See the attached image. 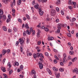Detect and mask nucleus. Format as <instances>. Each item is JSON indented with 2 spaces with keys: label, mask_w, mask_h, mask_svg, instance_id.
<instances>
[{
  "label": "nucleus",
  "mask_w": 78,
  "mask_h": 78,
  "mask_svg": "<svg viewBox=\"0 0 78 78\" xmlns=\"http://www.w3.org/2000/svg\"><path fill=\"white\" fill-rule=\"evenodd\" d=\"M19 42L22 47L23 46V44H25V41L23 40V39L20 38L19 39Z\"/></svg>",
  "instance_id": "1"
},
{
  "label": "nucleus",
  "mask_w": 78,
  "mask_h": 78,
  "mask_svg": "<svg viewBox=\"0 0 78 78\" xmlns=\"http://www.w3.org/2000/svg\"><path fill=\"white\" fill-rule=\"evenodd\" d=\"M56 11L55 10L53 9H52L51 12V16H55V15L56 14Z\"/></svg>",
  "instance_id": "2"
},
{
  "label": "nucleus",
  "mask_w": 78,
  "mask_h": 78,
  "mask_svg": "<svg viewBox=\"0 0 78 78\" xmlns=\"http://www.w3.org/2000/svg\"><path fill=\"white\" fill-rule=\"evenodd\" d=\"M39 14L40 16H42L44 14V12L42 11L41 8H40L39 9Z\"/></svg>",
  "instance_id": "3"
},
{
  "label": "nucleus",
  "mask_w": 78,
  "mask_h": 78,
  "mask_svg": "<svg viewBox=\"0 0 78 78\" xmlns=\"http://www.w3.org/2000/svg\"><path fill=\"white\" fill-rule=\"evenodd\" d=\"M38 64L39 65V67L40 69H43V65L42 63H41V62H39Z\"/></svg>",
  "instance_id": "4"
},
{
  "label": "nucleus",
  "mask_w": 78,
  "mask_h": 78,
  "mask_svg": "<svg viewBox=\"0 0 78 78\" xmlns=\"http://www.w3.org/2000/svg\"><path fill=\"white\" fill-rule=\"evenodd\" d=\"M61 27H63V25H62L61 24H58L57 28L59 30H61Z\"/></svg>",
  "instance_id": "5"
},
{
  "label": "nucleus",
  "mask_w": 78,
  "mask_h": 78,
  "mask_svg": "<svg viewBox=\"0 0 78 78\" xmlns=\"http://www.w3.org/2000/svg\"><path fill=\"white\" fill-rule=\"evenodd\" d=\"M15 2H16V0H13V2H12L11 4V6L12 8H13V6H15Z\"/></svg>",
  "instance_id": "6"
},
{
  "label": "nucleus",
  "mask_w": 78,
  "mask_h": 78,
  "mask_svg": "<svg viewBox=\"0 0 78 78\" xmlns=\"http://www.w3.org/2000/svg\"><path fill=\"white\" fill-rule=\"evenodd\" d=\"M72 5H74V6H73V8H76V2H72Z\"/></svg>",
  "instance_id": "7"
},
{
  "label": "nucleus",
  "mask_w": 78,
  "mask_h": 78,
  "mask_svg": "<svg viewBox=\"0 0 78 78\" xmlns=\"http://www.w3.org/2000/svg\"><path fill=\"white\" fill-rule=\"evenodd\" d=\"M38 32L37 34V37H40V32H41V31L39 30L38 29Z\"/></svg>",
  "instance_id": "8"
},
{
  "label": "nucleus",
  "mask_w": 78,
  "mask_h": 78,
  "mask_svg": "<svg viewBox=\"0 0 78 78\" xmlns=\"http://www.w3.org/2000/svg\"><path fill=\"white\" fill-rule=\"evenodd\" d=\"M1 70L3 72H6V68H5V67H4L3 68V67L2 66L1 67Z\"/></svg>",
  "instance_id": "9"
},
{
  "label": "nucleus",
  "mask_w": 78,
  "mask_h": 78,
  "mask_svg": "<svg viewBox=\"0 0 78 78\" xmlns=\"http://www.w3.org/2000/svg\"><path fill=\"white\" fill-rule=\"evenodd\" d=\"M34 7L35 9H39V4H38L37 5H35L34 6Z\"/></svg>",
  "instance_id": "10"
},
{
  "label": "nucleus",
  "mask_w": 78,
  "mask_h": 78,
  "mask_svg": "<svg viewBox=\"0 0 78 78\" xmlns=\"http://www.w3.org/2000/svg\"><path fill=\"white\" fill-rule=\"evenodd\" d=\"M22 3V0H18L17 4L18 5H20Z\"/></svg>",
  "instance_id": "11"
},
{
  "label": "nucleus",
  "mask_w": 78,
  "mask_h": 78,
  "mask_svg": "<svg viewBox=\"0 0 78 78\" xmlns=\"http://www.w3.org/2000/svg\"><path fill=\"white\" fill-rule=\"evenodd\" d=\"M76 20V18H73L72 20H70V21L71 22H73L74 21H75Z\"/></svg>",
  "instance_id": "12"
},
{
  "label": "nucleus",
  "mask_w": 78,
  "mask_h": 78,
  "mask_svg": "<svg viewBox=\"0 0 78 78\" xmlns=\"http://www.w3.org/2000/svg\"><path fill=\"white\" fill-rule=\"evenodd\" d=\"M3 30L4 31H7V28L5 26H3L2 27Z\"/></svg>",
  "instance_id": "13"
},
{
  "label": "nucleus",
  "mask_w": 78,
  "mask_h": 78,
  "mask_svg": "<svg viewBox=\"0 0 78 78\" xmlns=\"http://www.w3.org/2000/svg\"><path fill=\"white\" fill-rule=\"evenodd\" d=\"M48 40H50L51 41H52L53 40V37H49L48 38Z\"/></svg>",
  "instance_id": "14"
},
{
  "label": "nucleus",
  "mask_w": 78,
  "mask_h": 78,
  "mask_svg": "<svg viewBox=\"0 0 78 78\" xmlns=\"http://www.w3.org/2000/svg\"><path fill=\"white\" fill-rule=\"evenodd\" d=\"M5 53H6V51H5V49H3L2 51V55H5Z\"/></svg>",
  "instance_id": "15"
},
{
  "label": "nucleus",
  "mask_w": 78,
  "mask_h": 78,
  "mask_svg": "<svg viewBox=\"0 0 78 78\" xmlns=\"http://www.w3.org/2000/svg\"><path fill=\"white\" fill-rule=\"evenodd\" d=\"M2 19L4 21V20H5L6 19V16H5V15H3L2 16Z\"/></svg>",
  "instance_id": "16"
},
{
  "label": "nucleus",
  "mask_w": 78,
  "mask_h": 78,
  "mask_svg": "<svg viewBox=\"0 0 78 78\" xmlns=\"http://www.w3.org/2000/svg\"><path fill=\"white\" fill-rule=\"evenodd\" d=\"M25 27L26 28H27V29H30V27H29V26H28V24H27V23H26L25 25Z\"/></svg>",
  "instance_id": "17"
},
{
  "label": "nucleus",
  "mask_w": 78,
  "mask_h": 78,
  "mask_svg": "<svg viewBox=\"0 0 78 78\" xmlns=\"http://www.w3.org/2000/svg\"><path fill=\"white\" fill-rule=\"evenodd\" d=\"M3 14V12L2 10L0 9V15H2Z\"/></svg>",
  "instance_id": "18"
},
{
  "label": "nucleus",
  "mask_w": 78,
  "mask_h": 78,
  "mask_svg": "<svg viewBox=\"0 0 78 78\" xmlns=\"http://www.w3.org/2000/svg\"><path fill=\"white\" fill-rule=\"evenodd\" d=\"M26 32L27 34L30 35L31 34V32H30V31H29V30H27Z\"/></svg>",
  "instance_id": "19"
},
{
  "label": "nucleus",
  "mask_w": 78,
  "mask_h": 78,
  "mask_svg": "<svg viewBox=\"0 0 78 78\" xmlns=\"http://www.w3.org/2000/svg\"><path fill=\"white\" fill-rule=\"evenodd\" d=\"M30 33H32V36H34V34H35V30H33V31H32V32H31Z\"/></svg>",
  "instance_id": "20"
},
{
  "label": "nucleus",
  "mask_w": 78,
  "mask_h": 78,
  "mask_svg": "<svg viewBox=\"0 0 78 78\" xmlns=\"http://www.w3.org/2000/svg\"><path fill=\"white\" fill-rule=\"evenodd\" d=\"M52 69H53V70L54 71H55V72H56V71H58V69H56V68L55 67H53V68Z\"/></svg>",
  "instance_id": "21"
},
{
  "label": "nucleus",
  "mask_w": 78,
  "mask_h": 78,
  "mask_svg": "<svg viewBox=\"0 0 78 78\" xmlns=\"http://www.w3.org/2000/svg\"><path fill=\"white\" fill-rule=\"evenodd\" d=\"M20 70H23V65H21L20 67Z\"/></svg>",
  "instance_id": "22"
},
{
  "label": "nucleus",
  "mask_w": 78,
  "mask_h": 78,
  "mask_svg": "<svg viewBox=\"0 0 78 78\" xmlns=\"http://www.w3.org/2000/svg\"><path fill=\"white\" fill-rule=\"evenodd\" d=\"M31 73H32V74H34V75H35L36 74V71H34V70H32L31 71Z\"/></svg>",
  "instance_id": "23"
},
{
  "label": "nucleus",
  "mask_w": 78,
  "mask_h": 78,
  "mask_svg": "<svg viewBox=\"0 0 78 78\" xmlns=\"http://www.w3.org/2000/svg\"><path fill=\"white\" fill-rule=\"evenodd\" d=\"M44 30L45 31L48 32V31H49V29L47 27H45L44 28Z\"/></svg>",
  "instance_id": "24"
},
{
  "label": "nucleus",
  "mask_w": 78,
  "mask_h": 78,
  "mask_svg": "<svg viewBox=\"0 0 78 78\" xmlns=\"http://www.w3.org/2000/svg\"><path fill=\"white\" fill-rule=\"evenodd\" d=\"M40 57H41V58H44V55H43L42 53L40 54Z\"/></svg>",
  "instance_id": "25"
},
{
  "label": "nucleus",
  "mask_w": 78,
  "mask_h": 78,
  "mask_svg": "<svg viewBox=\"0 0 78 78\" xmlns=\"http://www.w3.org/2000/svg\"><path fill=\"white\" fill-rule=\"evenodd\" d=\"M67 36H68V37H72V35H71V34L70 33H68L67 34Z\"/></svg>",
  "instance_id": "26"
},
{
  "label": "nucleus",
  "mask_w": 78,
  "mask_h": 78,
  "mask_svg": "<svg viewBox=\"0 0 78 78\" xmlns=\"http://www.w3.org/2000/svg\"><path fill=\"white\" fill-rule=\"evenodd\" d=\"M66 57H64L63 60V63H66Z\"/></svg>",
  "instance_id": "27"
},
{
  "label": "nucleus",
  "mask_w": 78,
  "mask_h": 78,
  "mask_svg": "<svg viewBox=\"0 0 78 78\" xmlns=\"http://www.w3.org/2000/svg\"><path fill=\"white\" fill-rule=\"evenodd\" d=\"M7 65L8 66H9V67H11V62H8Z\"/></svg>",
  "instance_id": "28"
},
{
  "label": "nucleus",
  "mask_w": 78,
  "mask_h": 78,
  "mask_svg": "<svg viewBox=\"0 0 78 78\" xmlns=\"http://www.w3.org/2000/svg\"><path fill=\"white\" fill-rule=\"evenodd\" d=\"M34 58V59H36L37 58V56L36 54H34L33 55Z\"/></svg>",
  "instance_id": "29"
},
{
  "label": "nucleus",
  "mask_w": 78,
  "mask_h": 78,
  "mask_svg": "<svg viewBox=\"0 0 78 78\" xmlns=\"http://www.w3.org/2000/svg\"><path fill=\"white\" fill-rule=\"evenodd\" d=\"M13 30L14 31V32H16V31H17V28L15 27L13 28Z\"/></svg>",
  "instance_id": "30"
},
{
  "label": "nucleus",
  "mask_w": 78,
  "mask_h": 78,
  "mask_svg": "<svg viewBox=\"0 0 78 78\" xmlns=\"http://www.w3.org/2000/svg\"><path fill=\"white\" fill-rule=\"evenodd\" d=\"M76 58L75 57L73 59L72 62H75V61H76Z\"/></svg>",
  "instance_id": "31"
},
{
  "label": "nucleus",
  "mask_w": 78,
  "mask_h": 78,
  "mask_svg": "<svg viewBox=\"0 0 78 78\" xmlns=\"http://www.w3.org/2000/svg\"><path fill=\"white\" fill-rule=\"evenodd\" d=\"M59 71L60 72H63L64 70V69L63 68H61L59 69Z\"/></svg>",
  "instance_id": "32"
},
{
  "label": "nucleus",
  "mask_w": 78,
  "mask_h": 78,
  "mask_svg": "<svg viewBox=\"0 0 78 78\" xmlns=\"http://www.w3.org/2000/svg\"><path fill=\"white\" fill-rule=\"evenodd\" d=\"M20 50L21 52H23V48L21 46L20 47Z\"/></svg>",
  "instance_id": "33"
},
{
  "label": "nucleus",
  "mask_w": 78,
  "mask_h": 78,
  "mask_svg": "<svg viewBox=\"0 0 78 78\" xmlns=\"http://www.w3.org/2000/svg\"><path fill=\"white\" fill-rule=\"evenodd\" d=\"M41 23H40L37 26V27H38V28H39L40 27V28L41 27Z\"/></svg>",
  "instance_id": "34"
},
{
  "label": "nucleus",
  "mask_w": 78,
  "mask_h": 78,
  "mask_svg": "<svg viewBox=\"0 0 78 78\" xmlns=\"http://www.w3.org/2000/svg\"><path fill=\"white\" fill-rule=\"evenodd\" d=\"M56 9L57 11V12H59V9L58 7H56Z\"/></svg>",
  "instance_id": "35"
},
{
  "label": "nucleus",
  "mask_w": 78,
  "mask_h": 78,
  "mask_svg": "<svg viewBox=\"0 0 78 78\" xmlns=\"http://www.w3.org/2000/svg\"><path fill=\"white\" fill-rule=\"evenodd\" d=\"M69 54L70 55H73V51H71L69 52Z\"/></svg>",
  "instance_id": "36"
},
{
  "label": "nucleus",
  "mask_w": 78,
  "mask_h": 78,
  "mask_svg": "<svg viewBox=\"0 0 78 78\" xmlns=\"http://www.w3.org/2000/svg\"><path fill=\"white\" fill-rule=\"evenodd\" d=\"M29 41H30V40H29V38H28L27 39V44H28L29 43Z\"/></svg>",
  "instance_id": "37"
},
{
  "label": "nucleus",
  "mask_w": 78,
  "mask_h": 78,
  "mask_svg": "<svg viewBox=\"0 0 78 78\" xmlns=\"http://www.w3.org/2000/svg\"><path fill=\"white\" fill-rule=\"evenodd\" d=\"M18 21L19 22H20V23H22V20L21 19H18Z\"/></svg>",
  "instance_id": "38"
},
{
  "label": "nucleus",
  "mask_w": 78,
  "mask_h": 78,
  "mask_svg": "<svg viewBox=\"0 0 78 78\" xmlns=\"http://www.w3.org/2000/svg\"><path fill=\"white\" fill-rule=\"evenodd\" d=\"M27 17V19H28L29 20L30 19V16H29V15H28V14H27L26 15Z\"/></svg>",
  "instance_id": "39"
},
{
  "label": "nucleus",
  "mask_w": 78,
  "mask_h": 78,
  "mask_svg": "<svg viewBox=\"0 0 78 78\" xmlns=\"http://www.w3.org/2000/svg\"><path fill=\"white\" fill-rule=\"evenodd\" d=\"M41 41H38L37 43V44L38 45H41Z\"/></svg>",
  "instance_id": "40"
},
{
  "label": "nucleus",
  "mask_w": 78,
  "mask_h": 78,
  "mask_svg": "<svg viewBox=\"0 0 78 78\" xmlns=\"http://www.w3.org/2000/svg\"><path fill=\"white\" fill-rule=\"evenodd\" d=\"M15 66H18L19 65V63L18 62H15Z\"/></svg>",
  "instance_id": "41"
},
{
  "label": "nucleus",
  "mask_w": 78,
  "mask_h": 78,
  "mask_svg": "<svg viewBox=\"0 0 78 78\" xmlns=\"http://www.w3.org/2000/svg\"><path fill=\"white\" fill-rule=\"evenodd\" d=\"M37 58H39L40 54L38 52L37 54Z\"/></svg>",
  "instance_id": "42"
},
{
  "label": "nucleus",
  "mask_w": 78,
  "mask_h": 78,
  "mask_svg": "<svg viewBox=\"0 0 78 78\" xmlns=\"http://www.w3.org/2000/svg\"><path fill=\"white\" fill-rule=\"evenodd\" d=\"M41 1L42 3H44V2H46L47 0H41Z\"/></svg>",
  "instance_id": "43"
},
{
  "label": "nucleus",
  "mask_w": 78,
  "mask_h": 78,
  "mask_svg": "<svg viewBox=\"0 0 78 78\" xmlns=\"http://www.w3.org/2000/svg\"><path fill=\"white\" fill-rule=\"evenodd\" d=\"M12 11L13 13H15V12H16V10L14 9H12Z\"/></svg>",
  "instance_id": "44"
},
{
  "label": "nucleus",
  "mask_w": 78,
  "mask_h": 78,
  "mask_svg": "<svg viewBox=\"0 0 78 78\" xmlns=\"http://www.w3.org/2000/svg\"><path fill=\"white\" fill-rule=\"evenodd\" d=\"M19 41H16V46H17V45H19Z\"/></svg>",
  "instance_id": "45"
},
{
  "label": "nucleus",
  "mask_w": 78,
  "mask_h": 78,
  "mask_svg": "<svg viewBox=\"0 0 78 78\" xmlns=\"http://www.w3.org/2000/svg\"><path fill=\"white\" fill-rule=\"evenodd\" d=\"M54 58H56V59H57V60H59V58H58V57L56 56H54Z\"/></svg>",
  "instance_id": "46"
},
{
  "label": "nucleus",
  "mask_w": 78,
  "mask_h": 78,
  "mask_svg": "<svg viewBox=\"0 0 78 78\" xmlns=\"http://www.w3.org/2000/svg\"><path fill=\"white\" fill-rule=\"evenodd\" d=\"M23 36H26V31H24L23 33Z\"/></svg>",
  "instance_id": "47"
},
{
  "label": "nucleus",
  "mask_w": 78,
  "mask_h": 78,
  "mask_svg": "<svg viewBox=\"0 0 78 78\" xmlns=\"http://www.w3.org/2000/svg\"><path fill=\"white\" fill-rule=\"evenodd\" d=\"M71 59V57L69 55L67 59L68 60H69V59Z\"/></svg>",
  "instance_id": "48"
},
{
  "label": "nucleus",
  "mask_w": 78,
  "mask_h": 78,
  "mask_svg": "<svg viewBox=\"0 0 78 78\" xmlns=\"http://www.w3.org/2000/svg\"><path fill=\"white\" fill-rule=\"evenodd\" d=\"M33 28H32V27H30V32H32V31H33Z\"/></svg>",
  "instance_id": "49"
},
{
  "label": "nucleus",
  "mask_w": 78,
  "mask_h": 78,
  "mask_svg": "<svg viewBox=\"0 0 78 78\" xmlns=\"http://www.w3.org/2000/svg\"><path fill=\"white\" fill-rule=\"evenodd\" d=\"M60 75H59V73H58V74L57 75V76H56V78H59V76H60Z\"/></svg>",
  "instance_id": "50"
},
{
  "label": "nucleus",
  "mask_w": 78,
  "mask_h": 78,
  "mask_svg": "<svg viewBox=\"0 0 78 78\" xmlns=\"http://www.w3.org/2000/svg\"><path fill=\"white\" fill-rule=\"evenodd\" d=\"M54 62L55 64H56L58 62L57 60L56 59H55L54 60Z\"/></svg>",
  "instance_id": "51"
},
{
  "label": "nucleus",
  "mask_w": 78,
  "mask_h": 78,
  "mask_svg": "<svg viewBox=\"0 0 78 78\" xmlns=\"http://www.w3.org/2000/svg\"><path fill=\"white\" fill-rule=\"evenodd\" d=\"M10 52V50L9 49H8L7 51H6V53H9Z\"/></svg>",
  "instance_id": "52"
},
{
  "label": "nucleus",
  "mask_w": 78,
  "mask_h": 78,
  "mask_svg": "<svg viewBox=\"0 0 78 78\" xmlns=\"http://www.w3.org/2000/svg\"><path fill=\"white\" fill-rule=\"evenodd\" d=\"M45 56H48L49 55L48 53H47V52H45Z\"/></svg>",
  "instance_id": "53"
},
{
  "label": "nucleus",
  "mask_w": 78,
  "mask_h": 78,
  "mask_svg": "<svg viewBox=\"0 0 78 78\" xmlns=\"http://www.w3.org/2000/svg\"><path fill=\"white\" fill-rule=\"evenodd\" d=\"M32 5H35V1L34 0L32 2Z\"/></svg>",
  "instance_id": "54"
},
{
  "label": "nucleus",
  "mask_w": 78,
  "mask_h": 78,
  "mask_svg": "<svg viewBox=\"0 0 78 78\" xmlns=\"http://www.w3.org/2000/svg\"><path fill=\"white\" fill-rule=\"evenodd\" d=\"M10 22V20H9V19H7L6 20V22L7 23H9Z\"/></svg>",
  "instance_id": "55"
},
{
  "label": "nucleus",
  "mask_w": 78,
  "mask_h": 78,
  "mask_svg": "<svg viewBox=\"0 0 78 78\" xmlns=\"http://www.w3.org/2000/svg\"><path fill=\"white\" fill-rule=\"evenodd\" d=\"M68 4L70 5H72V2H68Z\"/></svg>",
  "instance_id": "56"
},
{
  "label": "nucleus",
  "mask_w": 78,
  "mask_h": 78,
  "mask_svg": "<svg viewBox=\"0 0 78 78\" xmlns=\"http://www.w3.org/2000/svg\"><path fill=\"white\" fill-rule=\"evenodd\" d=\"M69 9H72V7L71 6H69Z\"/></svg>",
  "instance_id": "57"
},
{
  "label": "nucleus",
  "mask_w": 78,
  "mask_h": 78,
  "mask_svg": "<svg viewBox=\"0 0 78 78\" xmlns=\"http://www.w3.org/2000/svg\"><path fill=\"white\" fill-rule=\"evenodd\" d=\"M20 77L22 78H23V76L22 75H20Z\"/></svg>",
  "instance_id": "58"
},
{
  "label": "nucleus",
  "mask_w": 78,
  "mask_h": 78,
  "mask_svg": "<svg viewBox=\"0 0 78 78\" xmlns=\"http://www.w3.org/2000/svg\"><path fill=\"white\" fill-rule=\"evenodd\" d=\"M11 15H8V18L9 19H11Z\"/></svg>",
  "instance_id": "59"
},
{
  "label": "nucleus",
  "mask_w": 78,
  "mask_h": 78,
  "mask_svg": "<svg viewBox=\"0 0 78 78\" xmlns=\"http://www.w3.org/2000/svg\"><path fill=\"white\" fill-rule=\"evenodd\" d=\"M59 19H57L56 20V22L57 23H58L59 22Z\"/></svg>",
  "instance_id": "60"
},
{
  "label": "nucleus",
  "mask_w": 78,
  "mask_h": 78,
  "mask_svg": "<svg viewBox=\"0 0 78 78\" xmlns=\"http://www.w3.org/2000/svg\"><path fill=\"white\" fill-rule=\"evenodd\" d=\"M63 27H64L65 28H66V27H67V25L66 24H64L63 25Z\"/></svg>",
  "instance_id": "61"
},
{
  "label": "nucleus",
  "mask_w": 78,
  "mask_h": 78,
  "mask_svg": "<svg viewBox=\"0 0 78 78\" xmlns=\"http://www.w3.org/2000/svg\"><path fill=\"white\" fill-rule=\"evenodd\" d=\"M68 46H69V47H70V46H71V43L70 42H69L68 43Z\"/></svg>",
  "instance_id": "62"
},
{
  "label": "nucleus",
  "mask_w": 78,
  "mask_h": 78,
  "mask_svg": "<svg viewBox=\"0 0 78 78\" xmlns=\"http://www.w3.org/2000/svg\"><path fill=\"white\" fill-rule=\"evenodd\" d=\"M2 2L4 3H6V0H2Z\"/></svg>",
  "instance_id": "63"
},
{
  "label": "nucleus",
  "mask_w": 78,
  "mask_h": 78,
  "mask_svg": "<svg viewBox=\"0 0 78 78\" xmlns=\"http://www.w3.org/2000/svg\"><path fill=\"white\" fill-rule=\"evenodd\" d=\"M60 64L61 66H64V63L62 62H60Z\"/></svg>",
  "instance_id": "64"
}]
</instances>
